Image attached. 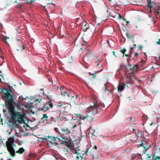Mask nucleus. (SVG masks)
I'll list each match as a JSON object with an SVG mask.
<instances>
[{"label": "nucleus", "instance_id": "393cba45", "mask_svg": "<svg viewBox=\"0 0 160 160\" xmlns=\"http://www.w3.org/2000/svg\"><path fill=\"white\" fill-rule=\"evenodd\" d=\"M48 118V116L46 114H43V117L41 118V120H43V121L45 120L47 121Z\"/></svg>", "mask_w": 160, "mask_h": 160}, {"label": "nucleus", "instance_id": "a878e982", "mask_svg": "<svg viewBox=\"0 0 160 160\" xmlns=\"http://www.w3.org/2000/svg\"><path fill=\"white\" fill-rule=\"evenodd\" d=\"M137 45L136 44H133V47H131L130 48L129 52L130 54H132V50L133 49L136 48Z\"/></svg>", "mask_w": 160, "mask_h": 160}, {"label": "nucleus", "instance_id": "864d4df0", "mask_svg": "<svg viewBox=\"0 0 160 160\" xmlns=\"http://www.w3.org/2000/svg\"><path fill=\"white\" fill-rule=\"evenodd\" d=\"M93 148H94L96 150L97 149V147L95 145L94 147Z\"/></svg>", "mask_w": 160, "mask_h": 160}, {"label": "nucleus", "instance_id": "3c124183", "mask_svg": "<svg viewBox=\"0 0 160 160\" xmlns=\"http://www.w3.org/2000/svg\"><path fill=\"white\" fill-rule=\"evenodd\" d=\"M80 150L79 149L78 150V154H79V156H80V155H81V153H80V152L79 151Z\"/></svg>", "mask_w": 160, "mask_h": 160}, {"label": "nucleus", "instance_id": "f704fd0d", "mask_svg": "<svg viewBox=\"0 0 160 160\" xmlns=\"http://www.w3.org/2000/svg\"><path fill=\"white\" fill-rule=\"evenodd\" d=\"M80 158L79 156H77L76 157V160H82L83 157L82 156H80Z\"/></svg>", "mask_w": 160, "mask_h": 160}, {"label": "nucleus", "instance_id": "9d476101", "mask_svg": "<svg viewBox=\"0 0 160 160\" xmlns=\"http://www.w3.org/2000/svg\"><path fill=\"white\" fill-rule=\"evenodd\" d=\"M14 142V139L13 137H9L6 142V147L13 146Z\"/></svg>", "mask_w": 160, "mask_h": 160}, {"label": "nucleus", "instance_id": "aec40b11", "mask_svg": "<svg viewBox=\"0 0 160 160\" xmlns=\"http://www.w3.org/2000/svg\"><path fill=\"white\" fill-rule=\"evenodd\" d=\"M49 109V108L48 106H44L42 108H39V110H41L42 111H44V112H46L48 111Z\"/></svg>", "mask_w": 160, "mask_h": 160}, {"label": "nucleus", "instance_id": "f03ea898", "mask_svg": "<svg viewBox=\"0 0 160 160\" xmlns=\"http://www.w3.org/2000/svg\"><path fill=\"white\" fill-rule=\"evenodd\" d=\"M14 100H12L5 105L8 109V113L12 120L15 122L22 123L24 121V116L21 112L15 111V108L13 104Z\"/></svg>", "mask_w": 160, "mask_h": 160}, {"label": "nucleus", "instance_id": "774afa93", "mask_svg": "<svg viewBox=\"0 0 160 160\" xmlns=\"http://www.w3.org/2000/svg\"><path fill=\"white\" fill-rule=\"evenodd\" d=\"M160 56H159V58H158L159 60H160Z\"/></svg>", "mask_w": 160, "mask_h": 160}, {"label": "nucleus", "instance_id": "dca6fc26", "mask_svg": "<svg viewBox=\"0 0 160 160\" xmlns=\"http://www.w3.org/2000/svg\"><path fill=\"white\" fill-rule=\"evenodd\" d=\"M61 95H63L66 98H70V94L68 93L66 91L61 92Z\"/></svg>", "mask_w": 160, "mask_h": 160}, {"label": "nucleus", "instance_id": "4468645a", "mask_svg": "<svg viewBox=\"0 0 160 160\" xmlns=\"http://www.w3.org/2000/svg\"><path fill=\"white\" fill-rule=\"evenodd\" d=\"M94 153H92L91 152H90L92 156V157L93 159L95 160H96L98 158V156H99V153L98 152V153L96 154L95 152H97L96 151H95L94 152Z\"/></svg>", "mask_w": 160, "mask_h": 160}, {"label": "nucleus", "instance_id": "39448f33", "mask_svg": "<svg viewBox=\"0 0 160 160\" xmlns=\"http://www.w3.org/2000/svg\"><path fill=\"white\" fill-rule=\"evenodd\" d=\"M57 139L59 141H60V139L59 138L49 136H46L45 138H43V139L45 140L47 142H50L51 144L56 145H58V144L56 142Z\"/></svg>", "mask_w": 160, "mask_h": 160}, {"label": "nucleus", "instance_id": "680f3d73", "mask_svg": "<svg viewBox=\"0 0 160 160\" xmlns=\"http://www.w3.org/2000/svg\"><path fill=\"white\" fill-rule=\"evenodd\" d=\"M97 62H100V60L99 59H97Z\"/></svg>", "mask_w": 160, "mask_h": 160}, {"label": "nucleus", "instance_id": "423d86ee", "mask_svg": "<svg viewBox=\"0 0 160 160\" xmlns=\"http://www.w3.org/2000/svg\"><path fill=\"white\" fill-rule=\"evenodd\" d=\"M71 133V130L68 128H61V131L59 134H61V137L64 139L65 137L68 136Z\"/></svg>", "mask_w": 160, "mask_h": 160}, {"label": "nucleus", "instance_id": "412c9836", "mask_svg": "<svg viewBox=\"0 0 160 160\" xmlns=\"http://www.w3.org/2000/svg\"><path fill=\"white\" fill-rule=\"evenodd\" d=\"M25 150L23 147L19 148L18 150L16 152L20 154H22L24 152Z\"/></svg>", "mask_w": 160, "mask_h": 160}, {"label": "nucleus", "instance_id": "9b49d317", "mask_svg": "<svg viewBox=\"0 0 160 160\" xmlns=\"http://www.w3.org/2000/svg\"><path fill=\"white\" fill-rule=\"evenodd\" d=\"M81 29L84 32H86V31L89 28V26L88 23H87L86 21L84 22L82 25Z\"/></svg>", "mask_w": 160, "mask_h": 160}, {"label": "nucleus", "instance_id": "79ce46f5", "mask_svg": "<svg viewBox=\"0 0 160 160\" xmlns=\"http://www.w3.org/2000/svg\"><path fill=\"white\" fill-rule=\"evenodd\" d=\"M134 38V36L132 35H129V39H131L132 38Z\"/></svg>", "mask_w": 160, "mask_h": 160}, {"label": "nucleus", "instance_id": "20e7f679", "mask_svg": "<svg viewBox=\"0 0 160 160\" xmlns=\"http://www.w3.org/2000/svg\"><path fill=\"white\" fill-rule=\"evenodd\" d=\"M63 139V140H62L61 141L62 144H64L66 145V146L69 148L70 151L73 150L74 148V147L73 145L72 144L71 140L65 138V137L64 139Z\"/></svg>", "mask_w": 160, "mask_h": 160}, {"label": "nucleus", "instance_id": "2f4dec72", "mask_svg": "<svg viewBox=\"0 0 160 160\" xmlns=\"http://www.w3.org/2000/svg\"><path fill=\"white\" fill-rule=\"evenodd\" d=\"M45 96H46L47 98L49 100H52V96L50 95H48V94H46Z\"/></svg>", "mask_w": 160, "mask_h": 160}, {"label": "nucleus", "instance_id": "e433bc0d", "mask_svg": "<svg viewBox=\"0 0 160 160\" xmlns=\"http://www.w3.org/2000/svg\"><path fill=\"white\" fill-rule=\"evenodd\" d=\"M27 2L30 3H32V2L35 1V0H26Z\"/></svg>", "mask_w": 160, "mask_h": 160}, {"label": "nucleus", "instance_id": "bb28decb", "mask_svg": "<svg viewBox=\"0 0 160 160\" xmlns=\"http://www.w3.org/2000/svg\"><path fill=\"white\" fill-rule=\"evenodd\" d=\"M25 48L24 46L23 45H22L21 46H19V48L17 49V50L18 51H21Z\"/></svg>", "mask_w": 160, "mask_h": 160}, {"label": "nucleus", "instance_id": "f3484780", "mask_svg": "<svg viewBox=\"0 0 160 160\" xmlns=\"http://www.w3.org/2000/svg\"><path fill=\"white\" fill-rule=\"evenodd\" d=\"M68 148L67 147V148H63L62 149V151L65 154V155H66L67 156H68V153L69 152V151H71L70 150V149H68Z\"/></svg>", "mask_w": 160, "mask_h": 160}, {"label": "nucleus", "instance_id": "338daca9", "mask_svg": "<svg viewBox=\"0 0 160 160\" xmlns=\"http://www.w3.org/2000/svg\"><path fill=\"white\" fill-rule=\"evenodd\" d=\"M15 3H17V0H16L15 2Z\"/></svg>", "mask_w": 160, "mask_h": 160}, {"label": "nucleus", "instance_id": "de8ad7c7", "mask_svg": "<svg viewBox=\"0 0 160 160\" xmlns=\"http://www.w3.org/2000/svg\"><path fill=\"white\" fill-rule=\"evenodd\" d=\"M108 82H107L106 83V84H104V87H105V88H108L107 86V84H108Z\"/></svg>", "mask_w": 160, "mask_h": 160}, {"label": "nucleus", "instance_id": "ddd939ff", "mask_svg": "<svg viewBox=\"0 0 160 160\" xmlns=\"http://www.w3.org/2000/svg\"><path fill=\"white\" fill-rule=\"evenodd\" d=\"M127 82L128 83L131 84L133 83V81L132 78V76L130 75L126 76Z\"/></svg>", "mask_w": 160, "mask_h": 160}, {"label": "nucleus", "instance_id": "1a4fd4ad", "mask_svg": "<svg viewBox=\"0 0 160 160\" xmlns=\"http://www.w3.org/2000/svg\"><path fill=\"white\" fill-rule=\"evenodd\" d=\"M140 147H142L143 148L144 150H148L150 148V145L148 143L145 141H142L141 143L139 144Z\"/></svg>", "mask_w": 160, "mask_h": 160}, {"label": "nucleus", "instance_id": "f8f14e48", "mask_svg": "<svg viewBox=\"0 0 160 160\" xmlns=\"http://www.w3.org/2000/svg\"><path fill=\"white\" fill-rule=\"evenodd\" d=\"M128 66L130 67L131 71H132L131 73L134 75V71H136L138 69V66L137 64L134 65L132 67H131V66L130 64H128Z\"/></svg>", "mask_w": 160, "mask_h": 160}, {"label": "nucleus", "instance_id": "6e6d98bb", "mask_svg": "<svg viewBox=\"0 0 160 160\" xmlns=\"http://www.w3.org/2000/svg\"><path fill=\"white\" fill-rule=\"evenodd\" d=\"M157 64L158 66H160V62H157Z\"/></svg>", "mask_w": 160, "mask_h": 160}, {"label": "nucleus", "instance_id": "5fc2aeb1", "mask_svg": "<svg viewBox=\"0 0 160 160\" xmlns=\"http://www.w3.org/2000/svg\"><path fill=\"white\" fill-rule=\"evenodd\" d=\"M3 112L4 113H5V112H6V110L5 109H3Z\"/></svg>", "mask_w": 160, "mask_h": 160}, {"label": "nucleus", "instance_id": "473e14b6", "mask_svg": "<svg viewBox=\"0 0 160 160\" xmlns=\"http://www.w3.org/2000/svg\"><path fill=\"white\" fill-rule=\"evenodd\" d=\"M94 32H98V33H101L102 32V30L101 29V31H100L99 30V28H98L97 29V28H96L95 29V30H94Z\"/></svg>", "mask_w": 160, "mask_h": 160}, {"label": "nucleus", "instance_id": "603ef678", "mask_svg": "<svg viewBox=\"0 0 160 160\" xmlns=\"http://www.w3.org/2000/svg\"><path fill=\"white\" fill-rule=\"evenodd\" d=\"M21 5L20 4H19V5H18V6H17V7L18 8H21Z\"/></svg>", "mask_w": 160, "mask_h": 160}, {"label": "nucleus", "instance_id": "8fccbe9b", "mask_svg": "<svg viewBox=\"0 0 160 160\" xmlns=\"http://www.w3.org/2000/svg\"><path fill=\"white\" fill-rule=\"evenodd\" d=\"M75 154H76L78 156H79V154H78V151H76L75 153H74Z\"/></svg>", "mask_w": 160, "mask_h": 160}, {"label": "nucleus", "instance_id": "bf43d9fd", "mask_svg": "<svg viewBox=\"0 0 160 160\" xmlns=\"http://www.w3.org/2000/svg\"><path fill=\"white\" fill-rule=\"evenodd\" d=\"M141 61L142 62V63H145V61H144L143 60H142Z\"/></svg>", "mask_w": 160, "mask_h": 160}, {"label": "nucleus", "instance_id": "49530a36", "mask_svg": "<svg viewBox=\"0 0 160 160\" xmlns=\"http://www.w3.org/2000/svg\"><path fill=\"white\" fill-rule=\"evenodd\" d=\"M126 36H127V37L128 38H129V35H129V33L128 32L126 33Z\"/></svg>", "mask_w": 160, "mask_h": 160}, {"label": "nucleus", "instance_id": "ea45409f", "mask_svg": "<svg viewBox=\"0 0 160 160\" xmlns=\"http://www.w3.org/2000/svg\"><path fill=\"white\" fill-rule=\"evenodd\" d=\"M132 54H130V53H129V54H124V55H125V57H129V58H130L131 57V55Z\"/></svg>", "mask_w": 160, "mask_h": 160}, {"label": "nucleus", "instance_id": "6ab92c4d", "mask_svg": "<svg viewBox=\"0 0 160 160\" xmlns=\"http://www.w3.org/2000/svg\"><path fill=\"white\" fill-rule=\"evenodd\" d=\"M95 130L93 129H92L91 130L90 133L92 135L91 137L92 138H96L97 136V134H94V133L95 132Z\"/></svg>", "mask_w": 160, "mask_h": 160}, {"label": "nucleus", "instance_id": "4d7b16f0", "mask_svg": "<svg viewBox=\"0 0 160 160\" xmlns=\"http://www.w3.org/2000/svg\"><path fill=\"white\" fill-rule=\"evenodd\" d=\"M113 55L115 56V57H116L117 56L115 55V53L114 52H113Z\"/></svg>", "mask_w": 160, "mask_h": 160}, {"label": "nucleus", "instance_id": "2eb2a0df", "mask_svg": "<svg viewBox=\"0 0 160 160\" xmlns=\"http://www.w3.org/2000/svg\"><path fill=\"white\" fill-rule=\"evenodd\" d=\"M60 107L58 110L60 111H62L64 108V106L62 105V102H59L57 106V108Z\"/></svg>", "mask_w": 160, "mask_h": 160}, {"label": "nucleus", "instance_id": "72a5a7b5", "mask_svg": "<svg viewBox=\"0 0 160 160\" xmlns=\"http://www.w3.org/2000/svg\"><path fill=\"white\" fill-rule=\"evenodd\" d=\"M134 57L136 58H139V54L138 53L136 52L134 54Z\"/></svg>", "mask_w": 160, "mask_h": 160}, {"label": "nucleus", "instance_id": "c03bdc74", "mask_svg": "<svg viewBox=\"0 0 160 160\" xmlns=\"http://www.w3.org/2000/svg\"><path fill=\"white\" fill-rule=\"evenodd\" d=\"M157 44L158 45H160V39L159 38L158 39V41L157 42H156Z\"/></svg>", "mask_w": 160, "mask_h": 160}, {"label": "nucleus", "instance_id": "58836bf2", "mask_svg": "<svg viewBox=\"0 0 160 160\" xmlns=\"http://www.w3.org/2000/svg\"><path fill=\"white\" fill-rule=\"evenodd\" d=\"M54 130H55V131L57 132H58V133H59V132H59V129H58V128H54Z\"/></svg>", "mask_w": 160, "mask_h": 160}, {"label": "nucleus", "instance_id": "cd10ccee", "mask_svg": "<svg viewBox=\"0 0 160 160\" xmlns=\"http://www.w3.org/2000/svg\"><path fill=\"white\" fill-rule=\"evenodd\" d=\"M48 103L50 107L51 108H52L53 107V105L52 102V100H49V101H48Z\"/></svg>", "mask_w": 160, "mask_h": 160}, {"label": "nucleus", "instance_id": "c85d7f7f", "mask_svg": "<svg viewBox=\"0 0 160 160\" xmlns=\"http://www.w3.org/2000/svg\"><path fill=\"white\" fill-rule=\"evenodd\" d=\"M70 96L71 97L70 99L72 101H74V99H76L78 98V95H76L75 98L73 96H72L71 95H70Z\"/></svg>", "mask_w": 160, "mask_h": 160}, {"label": "nucleus", "instance_id": "f257e3e1", "mask_svg": "<svg viewBox=\"0 0 160 160\" xmlns=\"http://www.w3.org/2000/svg\"><path fill=\"white\" fill-rule=\"evenodd\" d=\"M92 99L94 105L88 108L86 112L82 114H75L77 117H79L81 119L90 122L93 120V115L99 113L100 112L103 110L105 108V105L103 103L99 102L98 98L96 95L92 96Z\"/></svg>", "mask_w": 160, "mask_h": 160}, {"label": "nucleus", "instance_id": "b1692460", "mask_svg": "<svg viewBox=\"0 0 160 160\" xmlns=\"http://www.w3.org/2000/svg\"><path fill=\"white\" fill-rule=\"evenodd\" d=\"M102 70H102L101 71H97L95 72H94V73L92 74L91 72H89V75H92V78H94L96 77V76L95 75V74H96L97 72H99L101 71Z\"/></svg>", "mask_w": 160, "mask_h": 160}, {"label": "nucleus", "instance_id": "0eeeda50", "mask_svg": "<svg viewBox=\"0 0 160 160\" xmlns=\"http://www.w3.org/2000/svg\"><path fill=\"white\" fill-rule=\"evenodd\" d=\"M7 150L9 152L10 156L13 158L16 156L15 152L13 146L6 147Z\"/></svg>", "mask_w": 160, "mask_h": 160}, {"label": "nucleus", "instance_id": "09e8293b", "mask_svg": "<svg viewBox=\"0 0 160 160\" xmlns=\"http://www.w3.org/2000/svg\"><path fill=\"white\" fill-rule=\"evenodd\" d=\"M118 18L119 19H121V18H122V16L120 14H119Z\"/></svg>", "mask_w": 160, "mask_h": 160}, {"label": "nucleus", "instance_id": "5701e85b", "mask_svg": "<svg viewBox=\"0 0 160 160\" xmlns=\"http://www.w3.org/2000/svg\"><path fill=\"white\" fill-rule=\"evenodd\" d=\"M160 12V6L158 7L157 9H155L154 12H155V14L157 16L159 15Z\"/></svg>", "mask_w": 160, "mask_h": 160}, {"label": "nucleus", "instance_id": "052dcab7", "mask_svg": "<svg viewBox=\"0 0 160 160\" xmlns=\"http://www.w3.org/2000/svg\"><path fill=\"white\" fill-rule=\"evenodd\" d=\"M131 60V58H128V62L129 61V60Z\"/></svg>", "mask_w": 160, "mask_h": 160}, {"label": "nucleus", "instance_id": "a18cd8bd", "mask_svg": "<svg viewBox=\"0 0 160 160\" xmlns=\"http://www.w3.org/2000/svg\"><path fill=\"white\" fill-rule=\"evenodd\" d=\"M142 48V47L141 46H138V49L140 50H141Z\"/></svg>", "mask_w": 160, "mask_h": 160}, {"label": "nucleus", "instance_id": "69168bd1", "mask_svg": "<svg viewBox=\"0 0 160 160\" xmlns=\"http://www.w3.org/2000/svg\"><path fill=\"white\" fill-rule=\"evenodd\" d=\"M108 1L109 2H111L112 0H108Z\"/></svg>", "mask_w": 160, "mask_h": 160}, {"label": "nucleus", "instance_id": "c9c22d12", "mask_svg": "<svg viewBox=\"0 0 160 160\" xmlns=\"http://www.w3.org/2000/svg\"><path fill=\"white\" fill-rule=\"evenodd\" d=\"M104 92H106V93L108 94H109V93L110 92V91L108 89V88H106L105 89V90H104Z\"/></svg>", "mask_w": 160, "mask_h": 160}, {"label": "nucleus", "instance_id": "6e6552de", "mask_svg": "<svg viewBox=\"0 0 160 160\" xmlns=\"http://www.w3.org/2000/svg\"><path fill=\"white\" fill-rule=\"evenodd\" d=\"M42 103V98H36L34 102V104L37 107H40Z\"/></svg>", "mask_w": 160, "mask_h": 160}, {"label": "nucleus", "instance_id": "4be33fe9", "mask_svg": "<svg viewBox=\"0 0 160 160\" xmlns=\"http://www.w3.org/2000/svg\"><path fill=\"white\" fill-rule=\"evenodd\" d=\"M153 2L149 1L148 0V3L147 4V7L148 9H151L152 8Z\"/></svg>", "mask_w": 160, "mask_h": 160}, {"label": "nucleus", "instance_id": "13d9d810", "mask_svg": "<svg viewBox=\"0 0 160 160\" xmlns=\"http://www.w3.org/2000/svg\"><path fill=\"white\" fill-rule=\"evenodd\" d=\"M150 9V10H149V12L150 13H151L152 12V10H151V9Z\"/></svg>", "mask_w": 160, "mask_h": 160}, {"label": "nucleus", "instance_id": "7ed1b4c3", "mask_svg": "<svg viewBox=\"0 0 160 160\" xmlns=\"http://www.w3.org/2000/svg\"><path fill=\"white\" fill-rule=\"evenodd\" d=\"M0 92L2 94V99L4 102L5 105L12 100H14V95L12 93V91L10 88H3L2 89L0 88Z\"/></svg>", "mask_w": 160, "mask_h": 160}, {"label": "nucleus", "instance_id": "c756f323", "mask_svg": "<svg viewBox=\"0 0 160 160\" xmlns=\"http://www.w3.org/2000/svg\"><path fill=\"white\" fill-rule=\"evenodd\" d=\"M9 38L8 37H1V39L3 40L4 42H6V43H8L6 41V40L7 39H8Z\"/></svg>", "mask_w": 160, "mask_h": 160}, {"label": "nucleus", "instance_id": "e2e57ef3", "mask_svg": "<svg viewBox=\"0 0 160 160\" xmlns=\"http://www.w3.org/2000/svg\"><path fill=\"white\" fill-rule=\"evenodd\" d=\"M126 22L127 23V25L129 23V22L127 21Z\"/></svg>", "mask_w": 160, "mask_h": 160}, {"label": "nucleus", "instance_id": "a211bd4d", "mask_svg": "<svg viewBox=\"0 0 160 160\" xmlns=\"http://www.w3.org/2000/svg\"><path fill=\"white\" fill-rule=\"evenodd\" d=\"M125 85L124 84L120 85L119 84L118 87V91H122L124 89V87Z\"/></svg>", "mask_w": 160, "mask_h": 160}, {"label": "nucleus", "instance_id": "37998d69", "mask_svg": "<svg viewBox=\"0 0 160 160\" xmlns=\"http://www.w3.org/2000/svg\"><path fill=\"white\" fill-rule=\"evenodd\" d=\"M88 150H89V148H87V150H86L85 151V154L87 155V153H88Z\"/></svg>", "mask_w": 160, "mask_h": 160}, {"label": "nucleus", "instance_id": "4c0bfd02", "mask_svg": "<svg viewBox=\"0 0 160 160\" xmlns=\"http://www.w3.org/2000/svg\"><path fill=\"white\" fill-rule=\"evenodd\" d=\"M29 156L31 158H33L35 157V155L33 154H32V153H29Z\"/></svg>", "mask_w": 160, "mask_h": 160}, {"label": "nucleus", "instance_id": "a19ab883", "mask_svg": "<svg viewBox=\"0 0 160 160\" xmlns=\"http://www.w3.org/2000/svg\"><path fill=\"white\" fill-rule=\"evenodd\" d=\"M155 160H160V157L159 156H157L155 158Z\"/></svg>", "mask_w": 160, "mask_h": 160}, {"label": "nucleus", "instance_id": "7c9ffc66", "mask_svg": "<svg viewBox=\"0 0 160 160\" xmlns=\"http://www.w3.org/2000/svg\"><path fill=\"white\" fill-rule=\"evenodd\" d=\"M126 51V50L125 48H123L122 49L120 50V52L123 54V57Z\"/></svg>", "mask_w": 160, "mask_h": 160}, {"label": "nucleus", "instance_id": "0e129e2a", "mask_svg": "<svg viewBox=\"0 0 160 160\" xmlns=\"http://www.w3.org/2000/svg\"><path fill=\"white\" fill-rule=\"evenodd\" d=\"M130 120L131 121L132 120V118L130 117Z\"/></svg>", "mask_w": 160, "mask_h": 160}]
</instances>
